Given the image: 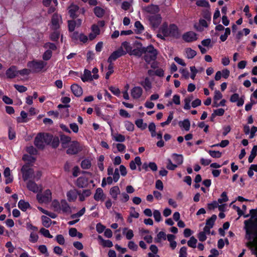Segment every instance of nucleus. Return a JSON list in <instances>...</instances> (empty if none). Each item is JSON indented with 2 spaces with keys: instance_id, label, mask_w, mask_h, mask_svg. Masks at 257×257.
Listing matches in <instances>:
<instances>
[{
  "instance_id": "obj_25",
  "label": "nucleus",
  "mask_w": 257,
  "mask_h": 257,
  "mask_svg": "<svg viewBox=\"0 0 257 257\" xmlns=\"http://www.w3.org/2000/svg\"><path fill=\"white\" fill-rule=\"evenodd\" d=\"M148 128L152 137H157L158 139H161V134L156 133V125L154 123H150L149 125Z\"/></svg>"
},
{
  "instance_id": "obj_12",
  "label": "nucleus",
  "mask_w": 257,
  "mask_h": 257,
  "mask_svg": "<svg viewBox=\"0 0 257 257\" xmlns=\"http://www.w3.org/2000/svg\"><path fill=\"white\" fill-rule=\"evenodd\" d=\"M123 55L124 52L121 50V48H118L111 54L107 59V62L109 64H112L113 61H115L117 58Z\"/></svg>"
},
{
  "instance_id": "obj_22",
  "label": "nucleus",
  "mask_w": 257,
  "mask_h": 257,
  "mask_svg": "<svg viewBox=\"0 0 257 257\" xmlns=\"http://www.w3.org/2000/svg\"><path fill=\"white\" fill-rule=\"evenodd\" d=\"M71 89L74 95L77 97L80 96L82 94V89L77 84H72L71 86Z\"/></svg>"
},
{
  "instance_id": "obj_17",
  "label": "nucleus",
  "mask_w": 257,
  "mask_h": 257,
  "mask_svg": "<svg viewBox=\"0 0 257 257\" xmlns=\"http://www.w3.org/2000/svg\"><path fill=\"white\" fill-rule=\"evenodd\" d=\"M81 79L82 81L84 82L91 81L95 79L92 77V75L91 74V71L87 69L84 70L83 74L81 77Z\"/></svg>"
},
{
  "instance_id": "obj_21",
  "label": "nucleus",
  "mask_w": 257,
  "mask_h": 257,
  "mask_svg": "<svg viewBox=\"0 0 257 257\" xmlns=\"http://www.w3.org/2000/svg\"><path fill=\"white\" fill-rule=\"evenodd\" d=\"M94 199L97 201H102L104 200V194L101 188H98L96 189L94 195Z\"/></svg>"
},
{
  "instance_id": "obj_53",
  "label": "nucleus",
  "mask_w": 257,
  "mask_h": 257,
  "mask_svg": "<svg viewBox=\"0 0 257 257\" xmlns=\"http://www.w3.org/2000/svg\"><path fill=\"white\" fill-rule=\"evenodd\" d=\"M28 116L27 113L24 111H22L21 112V117H19L18 118V121L19 122H26L27 121V120L26 119V118Z\"/></svg>"
},
{
  "instance_id": "obj_19",
  "label": "nucleus",
  "mask_w": 257,
  "mask_h": 257,
  "mask_svg": "<svg viewBox=\"0 0 257 257\" xmlns=\"http://www.w3.org/2000/svg\"><path fill=\"white\" fill-rule=\"evenodd\" d=\"M71 211V208L67 201L64 199L60 201V212L70 213Z\"/></svg>"
},
{
  "instance_id": "obj_42",
  "label": "nucleus",
  "mask_w": 257,
  "mask_h": 257,
  "mask_svg": "<svg viewBox=\"0 0 257 257\" xmlns=\"http://www.w3.org/2000/svg\"><path fill=\"white\" fill-rule=\"evenodd\" d=\"M91 162L88 159H85L82 161L81 167L83 169H88L91 167Z\"/></svg>"
},
{
  "instance_id": "obj_15",
  "label": "nucleus",
  "mask_w": 257,
  "mask_h": 257,
  "mask_svg": "<svg viewBox=\"0 0 257 257\" xmlns=\"http://www.w3.org/2000/svg\"><path fill=\"white\" fill-rule=\"evenodd\" d=\"M78 191L76 189H72L66 193L67 199L69 202H74L77 199Z\"/></svg>"
},
{
  "instance_id": "obj_16",
  "label": "nucleus",
  "mask_w": 257,
  "mask_h": 257,
  "mask_svg": "<svg viewBox=\"0 0 257 257\" xmlns=\"http://www.w3.org/2000/svg\"><path fill=\"white\" fill-rule=\"evenodd\" d=\"M68 13L70 15V17L72 18H76L77 15H76V13L79 10V7L74 4H72L69 7H68Z\"/></svg>"
},
{
  "instance_id": "obj_51",
  "label": "nucleus",
  "mask_w": 257,
  "mask_h": 257,
  "mask_svg": "<svg viewBox=\"0 0 257 257\" xmlns=\"http://www.w3.org/2000/svg\"><path fill=\"white\" fill-rule=\"evenodd\" d=\"M228 200V198L227 196V193L226 192H223L221 194V198L218 199V203L221 204L223 202H226Z\"/></svg>"
},
{
  "instance_id": "obj_23",
  "label": "nucleus",
  "mask_w": 257,
  "mask_h": 257,
  "mask_svg": "<svg viewBox=\"0 0 257 257\" xmlns=\"http://www.w3.org/2000/svg\"><path fill=\"white\" fill-rule=\"evenodd\" d=\"M120 191L119 187L117 186L112 187L109 191L110 195L111 197L115 200L118 198V195L120 194Z\"/></svg>"
},
{
  "instance_id": "obj_9",
  "label": "nucleus",
  "mask_w": 257,
  "mask_h": 257,
  "mask_svg": "<svg viewBox=\"0 0 257 257\" xmlns=\"http://www.w3.org/2000/svg\"><path fill=\"white\" fill-rule=\"evenodd\" d=\"M149 21L152 25V28L154 30L158 29L160 30L161 28L160 25L161 24V17L160 15L151 16L149 17Z\"/></svg>"
},
{
  "instance_id": "obj_57",
  "label": "nucleus",
  "mask_w": 257,
  "mask_h": 257,
  "mask_svg": "<svg viewBox=\"0 0 257 257\" xmlns=\"http://www.w3.org/2000/svg\"><path fill=\"white\" fill-rule=\"evenodd\" d=\"M124 126L126 130L130 132H132L134 129V124L129 121H125L124 122Z\"/></svg>"
},
{
  "instance_id": "obj_8",
  "label": "nucleus",
  "mask_w": 257,
  "mask_h": 257,
  "mask_svg": "<svg viewBox=\"0 0 257 257\" xmlns=\"http://www.w3.org/2000/svg\"><path fill=\"white\" fill-rule=\"evenodd\" d=\"M21 171L24 181H26L29 179H32V175L34 174V170L33 169L30 168L28 165H24L21 169Z\"/></svg>"
},
{
  "instance_id": "obj_37",
  "label": "nucleus",
  "mask_w": 257,
  "mask_h": 257,
  "mask_svg": "<svg viewBox=\"0 0 257 257\" xmlns=\"http://www.w3.org/2000/svg\"><path fill=\"white\" fill-rule=\"evenodd\" d=\"M216 219L217 216L215 214H213L211 217L206 219V225L212 228L214 225V223Z\"/></svg>"
},
{
  "instance_id": "obj_52",
  "label": "nucleus",
  "mask_w": 257,
  "mask_h": 257,
  "mask_svg": "<svg viewBox=\"0 0 257 257\" xmlns=\"http://www.w3.org/2000/svg\"><path fill=\"white\" fill-rule=\"evenodd\" d=\"M40 232L45 237L52 238L53 236L50 234L49 231L44 228H42L40 230Z\"/></svg>"
},
{
  "instance_id": "obj_45",
  "label": "nucleus",
  "mask_w": 257,
  "mask_h": 257,
  "mask_svg": "<svg viewBox=\"0 0 257 257\" xmlns=\"http://www.w3.org/2000/svg\"><path fill=\"white\" fill-rule=\"evenodd\" d=\"M186 53L187 55V57L188 59H192L197 54V52L195 50L192 49L190 48H186Z\"/></svg>"
},
{
  "instance_id": "obj_29",
  "label": "nucleus",
  "mask_w": 257,
  "mask_h": 257,
  "mask_svg": "<svg viewBox=\"0 0 257 257\" xmlns=\"http://www.w3.org/2000/svg\"><path fill=\"white\" fill-rule=\"evenodd\" d=\"M18 206L23 211H26L28 209L31 207L30 203L24 200H20L18 202Z\"/></svg>"
},
{
  "instance_id": "obj_50",
  "label": "nucleus",
  "mask_w": 257,
  "mask_h": 257,
  "mask_svg": "<svg viewBox=\"0 0 257 257\" xmlns=\"http://www.w3.org/2000/svg\"><path fill=\"white\" fill-rule=\"evenodd\" d=\"M119 200L121 202L125 203L128 201L130 199V196L127 193L125 192L120 193Z\"/></svg>"
},
{
  "instance_id": "obj_58",
  "label": "nucleus",
  "mask_w": 257,
  "mask_h": 257,
  "mask_svg": "<svg viewBox=\"0 0 257 257\" xmlns=\"http://www.w3.org/2000/svg\"><path fill=\"white\" fill-rule=\"evenodd\" d=\"M113 72V66L112 65V64H109L107 68V72L106 73L105 75V78L106 79H109V76L111 74H112Z\"/></svg>"
},
{
  "instance_id": "obj_10",
  "label": "nucleus",
  "mask_w": 257,
  "mask_h": 257,
  "mask_svg": "<svg viewBox=\"0 0 257 257\" xmlns=\"http://www.w3.org/2000/svg\"><path fill=\"white\" fill-rule=\"evenodd\" d=\"M143 10L146 13L155 16L159 12L160 7L158 5L152 4L143 7Z\"/></svg>"
},
{
  "instance_id": "obj_63",
  "label": "nucleus",
  "mask_w": 257,
  "mask_h": 257,
  "mask_svg": "<svg viewBox=\"0 0 257 257\" xmlns=\"http://www.w3.org/2000/svg\"><path fill=\"white\" fill-rule=\"evenodd\" d=\"M91 32L96 35H98L100 34V30L99 28L98 27V26L95 24H93L92 25L91 28Z\"/></svg>"
},
{
  "instance_id": "obj_1",
  "label": "nucleus",
  "mask_w": 257,
  "mask_h": 257,
  "mask_svg": "<svg viewBox=\"0 0 257 257\" xmlns=\"http://www.w3.org/2000/svg\"><path fill=\"white\" fill-rule=\"evenodd\" d=\"M142 52L145 61L147 63L150 64L152 68H156L158 65V63L155 61L157 52L154 47L152 45L148 46L147 47H143L142 49Z\"/></svg>"
},
{
  "instance_id": "obj_44",
  "label": "nucleus",
  "mask_w": 257,
  "mask_h": 257,
  "mask_svg": "<svg viewBox=\"0 0 257 257\" xmlns=\"http://www.w3.org/2000/svg\"><path fill=\"white\" fill-rule=\"evenodd\" d=\"M180 96L178 94H175L173 96V100L172 101H169L168 103L167 104V105L168 106H169L170 105H171L173 103H174L175 104L179 105L180 104Z\"/></svg>"
},
{
  "instance_id": "obj_24",
  "label": "nucleus",
  "mask_w": 257,
  "mask_h": 257,
  "mask_svg": "<svg viewBox=\"0 0 257 257\" xmlns=\"http://www.w3.org/2000/svg\"><path fill=\"white\" fill-rule=\"evenodd\" d=\"M71 138L66 135H63L60 137V141L63 148H67L68 146L71 144Z\"/></svg>"
},
{
  "instance_id": "obj_11",
  "label": "nucleus",
  "mask_w": 257,
  "mask_h": 257,
  "mask_svg": "<svg viewBox=\"0 0 257 257\" xmlns=\"http://www.w3.org/2000/svg\"><path fill=\"white\" fill-rule=\"evenodd\" d=\"M197 34L193 31H189L184 33L182 39L187 43L194 42L197 40Z\"/></svg>"
},
{
  "instance_id": "obj_49",
  "label": "nucleus",
  "mask_w": 257,
  "mask_h": 257,
  "mask_svg": "<svg viewBox=\"0 0 257 257\" xmlns=\"http://www.w3.org/2000/svg\"><path fill=\"white\" fill-rule=\"evenodd\" d=\"M85 207H83L77 213L71 215V218L72 219H79V218L82 216L85 213Z\"/></svg>"
},
{
  "instance_id": "obj_38",
  "label": "nucleus",
  "mask_w": 257,
  "mask_h": 257,
  "mask_svg": "<svg viewBox=\"0 0 257 257\" xmlns=\"http://www.w3.org/2000/svg\"><path fill=\"white\" fill-rule=\"evenodd\" d=\"M112 138L113 140L118 142H123L125 141V137L120 134H111Z\"/></svg>"
},
{
  "instance_id": "obj_14",
  "label": "nucleus",
  "mask_w": 257,
  "mask_h": 257,
  "mask_svg": "<svg viewBox=\"0 0 257 257\" xmlns=\"http://www.w3.org/2000/svg\"><path fill=\"white\" fill-rule=\"evenodd\" d=\"M61 22V16L58 14H54L52 18L51 24L52 28L56 30L59 28L60 23Z\"/></svg>"
},
{
  "instance_id": "obj_36",
  "label": "nucleus",
  "mask_w": 257,
  "mask_h": 257,
  "mask_svg": "<svg viewBox=\"0 0 257 257\" xmlns=\"http://www.w3.org/2000/svg\"><path fill=\"white\" fill-rule=\"evenodd\" d=\"M172 158L173 161L178 165H181L183 162V157L182 155L173 154Z\"/></svg>"
},
{
  "instance_id": "obj_26",
  "label": "nucleus",
  "mask_w": 257,
  "mask_h": 257,
  "mask_svg": "<svg viewBox=\"0 0 257 257\" xmlns=\"http://www.w3.org/2000/svg\"><path fill=\"white\" fill-rule=\"evenodd\" d=\"M119 48H121V50L124 52V55L126 53L129 54L132 49L131 44L126 41L122 42L121 44V46Z\"/></svg>"
},
{
  "instance_id": "obj_27",
  "label": "nucleus",
  "mask_w": 257,
  "mask_h": 257,
  "mask_svg": "<svg viewBox=\"0 0 257 257\" xmlns=\"http://www.w3.org/2000/svg\"><path fill=\"white\" fill-rule=\"evenodd\" d=\"M91 194L90 190H84L82 193L78 191V196H79V200L80 201H83L85 200L86 198L89 197Z\"/></svg>"
},
{
  "instance_id": "obj_55",
  "label": "nucleus",
  "mask_w": 257,
  "mask_h": 257,
  "mask_svg": "<svg viewBox=\"0 0 257 257\" xmlns=\"http://www.w3.org/2000/svg\"><path fill=\"white\" fill-rule=\"evenodd\" d=\"M39 238V236L36 233L32 232L30 235L29 241L32 243L36 242Z\"/></svg>"
},
{
  "instance_id": "obj_7",
  "label": "nucleus",
  "mask_w": 257,
  "mask_h": 257,
  "mask_svg": "<svg viewBox=\"0 0 257 257\" xmlns=\"http://www.w3.org/2000/svg\"><path fill=\"white\" fill-rule=\"evenodd\" d=\"M66 153L69 155H75L82 150V147L77 141H72L67 147Z\"/></svg>"
},
{
  "instance_id": "obj_60",
  "label": "nucleus",
  "mask_w": 257,
  "mask_h": 257,
  "mask_svg": "<svg viewBox=\"0 0 257 257\" xmlns=\"http://www.w3.org/2000/svg\"><path fill=\"white\" fill-rule=\"evenodd\" d=\"M51 143V145L53 148H57L59 146V143H60V141H59L58 137H53L52 136V140Z\"/></svg>"
},
{
  "instance_id": "obj_64",
  "label": "nucleus",
  "mask_w": 257,
  "mask_h": 257,
  "mask_svg": "<svg viewBox=\"0 0 257 257\" xmlns=\"http://www.w3.org/2000/svg\"><path fill=\"white\" fill-rule=\"evenodd\" d=\"M203 17L206 21L210 22L211 19V14L209 11L206 10L203 13Z\"/></svg>"
},
{
  "instance_id": "obj_62",
  "label": "nucleus",
  "mask_w": 257,
  "mask_h": 257,
  "mask_svg": "<svg viewBox=\"0 0 257 257\" xmlns=\"http://www.w3.org/2000/svg\"><path fill=\"white\" fill-rule=\"evenodd\" d=\"M69 31L73 32L74 31L76 27H77L76 24L74 23V20H70L68 22Z\"/></svg>"
},
{
  "instance_id": "obj_35",
  "label": "nucleus",
  "mask_w": 257,
  "mask_h": 257,
  "mask_svg": "<svg viewBox=\"0 0 257 257\" xmlns=\"http://www.w3.org/2000/svg\"><path fill=\"white\" fill-rule=\"evenodd\" d=\"M98 239L101 242V244L104 247H111L113 246V243L110 240H105L101 236H98Z\"/></svg>"
},
{
  "instance_id": "obj_13",
  "label": "nucleus",
  "mask_w": 257,
  "mask_h": 257,
  "mask_svg": "<svg viewBox=\"0 0 257 257\" xmlns=\"http://www.w3.org/2000/svg\"><path fill=\"white\" fill-rule=\"evenodd\" d=\"M27 188L34 193H37L42 190L41 185H38L35 182L29 181L27 184Z\"/></svg>"
},
{
  "instance_id": "obj_48",
  "label": "nucleus",
  "mask_w": 257,
  "mask_h": 257,
  "mask_svg": "<svg viewBox=\"0 0 257 257\" xmlns=\"http://www.w3.org/2000/svg\"><path fill=\"white\" fill-rule=\"evenodd\" d=\"M197 242V240L193 236H192L190 238V239L188 241L187 244L189 247L192 248H195L196 247Z\"/></svg>"
},
{
  "instance_id": "obj_20",
  "label": "nucleus",
  "mask_w": 257,
  "mask_h": 257,
  "mask_svg": "<svg viewBox=\"0 0 257 257\" xmlns=\"http://www.w3.org/2000/svg\"><path fill=\"white\" fill-rule=\"evenodd\" d=\"M6 76L9 78H13L18 75V71L15 66H12L6 71Z\"/></svg>"
},
{
  "instance_id": "obj_59",
  "label": "nucleus",
  "mask_w": 257,
  "mask_h": 257,
  "mask_svg": "<svg viewBox=\"0 0 257 257\" xmlns=\"http://www.w3.org/2000/svg\"><path fill=\"white\" fill-rule=\"evenodd\" d=\"M52 51L51 50H48L46 51L43 55V59L44 60L47 61L49 60L52 57Z\"/></svg>"
},
{
  "instance_id": "obj_4",
  "label": "nucleus",
  "mask_w": 257,
  "mask_h": 257,
  "mask_svg": "<svg viewBox=\"0 0 257 257\" xmlns=\"http://www.w3.org/2000/svg\"><path fill=\"white\" fill-rule=\"evenodd\" d=\"M52 140V135L40 133L35 138L34 140L35 146L39 149H43L46 145L51 143Z\"/></svg>"
},
{
  "instance_id": "obj_43",
  "label": "nucleus",
  "mask_w": 257,
  "mask_h": 257,
  "mask_svg": "<svg viewBox=\"0 0 257 257\" xmlns=\"http://www.w3.org/2000/svg\"><path fill=\"white\" fill-rule=\"evenodd\" d=\"M208 154L213 158H220L222 156V153L219 151H212L205 150Z\"/></svg>"
},
{
  "instance_id": "obj_33",
  "label": "nucleus",
  "mask_w": 257,
  "mask_h": 257,
  "mask_svg": "<svg viewBox=\"0 0 257 257\" xmlns=\"http://www.w3.org/2000/svg\"><path fill=\"white\" fill-rule=\"evenodd\" d=\"M142 167L143 169H145L146 171L148 170V167L153 171H156L158 169L157 165L154 162H150L149 164L145 163L143 165Z\"/></svg>"
},
{
  "instance_id": "obj_54",
  "label": "nucleus",
  "mask_w": 257,
  "mask_h": 257,
  "mask_svg": "<svg viewBox=\"0 0 257 257\" xmlns=\"http://www.w3.org/2000/svg\"><path fill=\"white\" fill-rule=\"evenodd\" d=\"M130 216L135 218H138L139 217V213L135 210L134 207H131L130 208Z\"/></svg>"
},
{
  "instance_id": "obj_41",
  "label": "nucleus",
  "mask_w": 257,
  "mask_h": 257,
  "mask_svg": "<svg viewBox=\"0 0 257 257\" xmlns=\"http://www.w3.org/2000/svg\"><path fill=\"white\" fill-rule=\"evenodd\" d=\"M135 27L136 28V32L137 34L142 33L144 30V26L140 21H136L135 22Z\"/></svg>"
},
{
  "instance_id": "obj_6",
  "label": "nucleus",
  "mask_w": 257,
  "mask_h": 257,
  "mask_svg": "<svg viewBox=\"0 0 257 257\" xmlns=\"http://www.w3.org/2000/svg\"><path fill=\"white\" fill-rule=\"evenodd\" d=\"M37 199L39 203H47L52 200V192L50 189L46 190L43 193H38Z\"/></svg>"
},
{
  "instance_id": "obj_2",
  "label": "nucleus",
  "mask_w": 257,
  "mask_h": 257,
  "mask_svg": "<svg viewBox=\"0 0 257 257\" xmlns=\"http://www.w3.org/2000/svg\"><path fill=\"white\" fill-rule=\"evenodd\" d=\"M162 40H165L164 37H171L175 39H179L181 36L178 27L174 24H170L169 27L166 23L162 25Z\"/></svg>"
},
{
  "instance_id": "obj_61",
  "label": "nucleus",
  "mask_w": 257,
  "mask_h": 257,
  "mask_svg": "<svg viewBox=\"0 0 257 257\" xmlns=\"http://www.w3.org/2000/svg\"><path fill=\"white\" fill-rule=\"evenodd\" d=\"M192 97H187L184 99L185 104L184 106V109L186 110H189L190 109L191 106L190 105V102L192 100Z\"/></svg>"
},
{
  "instance_id": "obj_30",
  "label": "nucleus",
  "mask_w": 257,
  "mask_h": 257,
  "mask_svg": "<svg viewBox=\"0 0 257 257\" xmlns=\"http://www.w3.org/2000/svg\"><path fill=\"white\" fill-rule=\"evenodd\" d=\"M4 175L5 177L6 178V184H9L13 181V178L11 174V170L9 168H6L4 172Z\"/></svg>"
},
{
  "instance_id": "obj_40",
  "label": "nucleus",
  "mask_w": 257,
  "mask_h": 257,
  "mask_svg": "<svg viewBox=\"0 0 257 257\" xmlns=\"http://www.w3.org/2000/svg\"><path fill=\"white\" fill-rule=\"evenodd\" d=\"M42 224L47 228H48L50 226L52 222L51 219L46 216H42Z\"/></svg>"
},
{
  "instance_id": "obj_56",
  "label": "nucleus",
  "mask_w": 257,
  "mask_h": 257,
  "mask_svg": "<svg viewBox=\"0 0 257 257\" xmlns=\"http://www.w3.org/2000/svg\"><path fill=\"white\" fill-rule=\"evenodd\" d=\"M136 124L138 127L142 130L145 129L147 126V123H144L143 120L142 119L137 120L136 121Z\"/></svg>"
},
{
  "instance_id": "obj_32",
  "label": "nucleus",
  "mask_w": 257,
  "mask_h": 257,
  "mask_svg": "<svg viewBox=\"0 0 257 257\" xmlns=\"http://www.w3.org/2000/svg\"><path fill=\"white\" fill-rule=\"evenodd\" d=\"M122 234L125 235L126 238L128 240L133 238L134 235L133 231L126 227L123 228Z\"/></svg>"
},
{
  "instance_id": "obj_3",
  "label": "nucleus",
  "mask_w": 257,
  "mask_h": 257,
  "mask_svg": "<svg viewBox=\"0 0 257 257\" xmlns=\"http://www.w3.org/2000/svg\"><path fill=\"white\" fill-rule=\"evenodd\" d=\"M246 226V238L248 240H253L257 237V219L252 221L251 219L244 221Z\"/></svg>"
},
{
  "instance_id": "obj_34",
  "label": "nucleus",
  "mask_w": 257,
  "mask_h": 257,
  "mask_svg": "<svg viewBox=\"0 0 257 257\" xmlns=\"http://www.w3.org/2000/svg\"><path fill=\"white\" fill-rule=\"evenodd\" d=\"M93 12L95 15L98 18H102L105 13L104 10L98 6H96L94 8Z\"/></svg>"
},
{
  "instance_id": "obj_28",
  "label": "nucleus",
  "mask_w": 257,
  "mask_h": 257,
  "mask_svg": "<svg viewBox=\"0 0 257 257\" xmlns=\"http://www.w3.org/2000/svg\"><path fill=\"white\" fill-rule=\"evenodd\" d=\"M88 183V180L85 177H79L76 181V185L79 188H83L85 187Z\"/></svg>"
},
{
  "instance_id": "obj_5",
  "label": "nucleus",
  "mask_w": 257,
  "mask_h": 257,
  "mask_svg": "<svg viewBox=\"0 0 257 257\" xmlns=\"http://www.w3.org/2000/svg\"><path fill=\"white\" fill-rule=\"evenodd\" d=\"M47 65V63L40 61H32L29 62L27 66L33 72H39L42 70Z\"/></svg>"
},
{
  "instance_id": "obj_47",
  "label": "nucleus",
  "mask_w": 257,
  "mask_h": 257,
  "mask_svg": "<svg viewBox=\"0 0 257 257\" xmlns=\"http://www.w3.org/2000/svg\"><path fill=\"white\" fill-rule=\"evenodd\" d=\"M196 4L198 7H203V8H209L210 5L209 2L206 0H199L197 1L196 3Z\"/></svg>"
},
{
  "instance_id": "obj_39",
  "label": "nucleus",
  "mask_w": 257,
  "mask_h": 257,
  "mask_svg": "<svg viewBox=\"0 0 257 257\" xmlns=\"http://www.w3.org/2000/svg\"><path fill=\"white\" fill-rule=\"evenodd\" d=\"M257 152V147L253 146L250 155H249L248 158V161L249 163H251L253 162V159L255 158V157L256 156Z\"/></svg>"
},
{
  "instance_id": "obj_31",
  "label": "nucleus",
  "mask_w": 257,
  "mask_h": 257,
  "mask_svg": "<svg viewBox=\"0 0 257 257\" xmlns=\"http://www.w3.org/2000/svg\"><path fill=\"white\" fill-rule=\"evenodd\" d=\"M181 128H183L186 131H189L190 128V122L188 119H185L183 121H180L178 123Z\"/></svg>"
},
{
  "instance_id": "obj_18",
  "label": "nucleus",
  "mask_w": 257,
  "mask_h": 257,
  "mask_svg": "<svg viewBox=\"0 0 257 257\" xmlns=\"http://www.w3.org/2000/svg\"><path fill=\"white\" fill-rule=\"evenodd\" d=\"M143 92V90L141 87H134L131 90V95L134 99L139 98Z\"/></svg>"
},
{
  "instance_id": "obj_46",
  "label": "nucleus",
  "mask_w": 257,
  "mask_h": 257,
  "mask_svg": "<svg viewBox=\"0 0 257 257\" xmlns=\"http://www.w3.org/2000/svg\"><path fill=\"white\" fill-rule=\"evenodd\" d=\"M141 84L146 90L151 89L152 86L151 82L148 78H145V79L142 82Z\"/></svg>"
}]
</instances>
